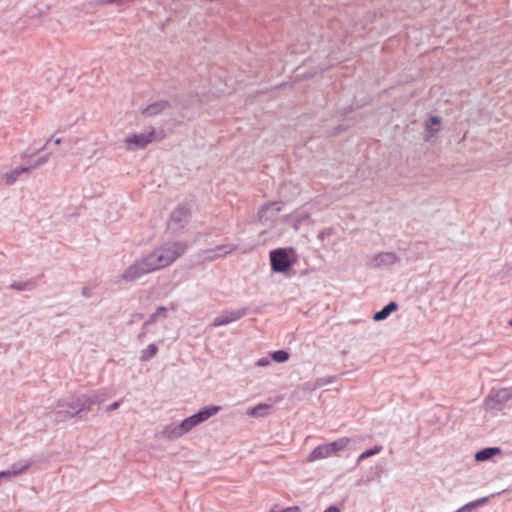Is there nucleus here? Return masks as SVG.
<instances>
[{
    "label": "nucleus",
    "mask_w": 512,
    "mask_h": 512,
    "mask_svg": "<svg viewBox=\"0 0 512 512\" xmlns=\"http://www.w3.org/2000/svg\"><path fill=\"white\" fill-rule=\"evenodd\" d=\"M248 312L249 309L247 307L223 311L220 315L215 317L212 326L220 327L228 325L246 316Z\"/></svg>",
    "instance_id": "1a4fd4ad"
},
{
    "label": "nucleus",
    "mask_w": 512,
    "mask_h": 512,
    "mask_svg": "<svg viewBox=\"0 0 512 512\" xmlns=\"http://www.w3.org/2000/svg\"><path fill=\"white\" fill-rule=\"evenodd\" d=\"M34 16H35V14H34V13H32V14L30 15V18H31V19H33V24H35V25H36V22L34 21Z\"/></svg>",
    "instance_id": "58836bf2"
},
{
    "label": "nucleus",
    "mask_w": 512,
    "mask_h": 512,
    "mask_svg": "<svg viewBox=\"0 0 512 512\" xmlns=\"http://www.w3.org/2000/svg\"><path fill=\"white\" fill-rule=\"evenodd\" d=\"M271 359L277 363H283L289 359V353L285 350H277L271 354Z\"/></svg>",
    "instance_id": "393cba45"
},
{
    "label": "nucleus",
    "mask_w": 512,
    "mask_h": 512,
    "mask_svg": "<svg viewBox=\"0 0 512 512\" xmlns=\"http://www.w3.org/2000/svg\"><path fill=\"white\" fill-rule=\"evenodd\" d=\"M83 397L87 402L86 405L88 406V411H90L93 405L100 404L105 401L106 394L100 391H96L89 395L83 394Z\"/></svg>",
    "instance_id": "aec40b11"
},
{
    "label": "nucleus",
    "mask_w": 512,
    "mask_h": 512,
    "mask_svg": "<svg viewBox=\"0 0 512 512\" xmlns=\"http://www.w3.org/2000/svg\"><path fill=\"white\" fill-rule=\"evenodd\" d=\"M337 377L334 375L324 376L317 378L314 382V388H320L326 385H329L331 383H334L336 381Z\"/></svg>",
    "instance_id": "b1692460"
},
{
    "label": "nucleus",
    "mask_w": 512,
    "mask_h": 512,
    "mask_svg": "<svg viewBox=\"0 0 512 512\" xmlns=\"http://www.w3.org/2000/svg\"><path fill=\"white\" fill-rule=\"evenodd\" d=\"M33 464V460L31 459H21L10 466V470L12 471V475L15 477L25 473Z\"/></svg>",
    "instance_id": "a211bd4d"
},
{
    "label": "nucleus",
    "mask_w": 512,
    "mask_h": 512,
    "mask_svg": "<svg viewBox=\"0 0 512 512\" xmlns=\"http://www.w3.org/2000/svg\"><path fill=\"white\" fill-rule=\"evenodd\" d=\"M270 512H299V507L293 506V507H288V508L281 509L279 511H273L272 510Z\"/></svg>",
    "instance_id": "473e14b6"
},
{
    "label": "nucleus",
    "mask_w": 512,
    "mask_h": 512,
    "mask_svg": "<svg viewBox=\"0 0 512 512\" xmlns=\"http://www.w3.org/2000/svg\"><path fill=\"white\" fill-rule=\"evenodd\" d=\"M54 143H55L56 145L60 144V143H61V138H57V139H55Z\"/></svg>",
    "instance_id": "e433bc0d"
},
{
    "label": "nucleus",
    "mask_w": 512,
    "mask_h": 512,
    "mask_svg": "<svg viewBox=\"0 0 512 512\" xmlns=\"http://www.w3.org/2000/svg\"><path fill=\"white\" fill-rule=\"evenodd\" d=\"M296 252L293 248H277L269 253L270 265L273 272L286 273L293 266Z\"/></svg>",
    "instance_id": "7ed1b4c3"
},
{
    "label": "nucleus",
    "mask_w": 512,
    "mask_h": 512,
    "mask_svg": "<svg viewBox=\"0 0 512 512\" xmlns=\"http://www.w3.org/2000/svg\"><path fill=\"white\" fill-rule=\"evenodd\" d=\"M220 406L209 405L200 409L197 413L193 414L190 417H187L180 423V427L182 429L183 434H187L193 428L198 426L199 424L205 422L210 417L216 415L220 411Z\"/></svg>",
    "instance_id": "39448f33"
},
{
    "label": "nucleus",
    "mask_w": 512,
    "mask_h": 512,
    "mask_svg": "<svg viewBox=\"0 0 512 512\" xmlns=\"http://www.w3.org/2000/svg\"><path fill=\"white\" fill-rule=\"evenodd\" d=\"M155 137V130L149 132L138 133L131 136H127L124 140L126 149L129 151H135L138 149L145 148L150 144Z\"/></svg>",
    "instance_id": "6e6552de"
},
{
    "label": "nucleus",
    "mask_w": 512,
    "mask_h": 512,
    "mask_svg": "<svg viewBox=\"0 0 512 512\" xmlns=\"http://www.w3.org/2000/svg\"><path fill=\"white\" fill-rule=\"evenodd\" d=\"M350 442V438L341 437L331 443L321 444L315 447L308 455L310 462L325 459L336 455L339 451L345 449Z\"/></svg>",
    "instance_id": "20e7f679"
},
{
    "label": "nucleus",
    "mask_w": 512,
    "mask_h": 512,
    "mask_svg": "<svg viewBox=\"0 0 512 512\" xmlns=\"http://www.w3.org/2000/svg\"><path fill=\"white\" fill-rule=\"evenodd\" d=\"M512 399V389L500 388L492 389L485 399L487 410L500 411L504 405Z\"/></svg>",
    "instance_id": "423d86ee"
},
{
    "label": "nucleus",
    "mask_w": 512,
    "mask_h": 512,
    "mask_svg": "<svg viewBox=\"0 0 512 512\" xmlns=\"http://www.w3.org/2000/svg\"><path fill=\"white\" fill-rule=\"evenodd\" d=\"M119 406H120V402H119V401H115V402H113L111 405H109V406L107 407V411H108V412H110V411H114V410L118 409V408H119Z\"/></svg>",
    "instance_id": "f704fd0d"
},
{
    "label": "nucleus",
    "mask_w": 512,
    "mask_h": 512,
    "mask_svg": "<svg viewBox=\"0 0 512 512\" xmlns=\"http://www.w3.org/2000/svg\"><path fill=\"white\" fill-rule=\"evenodd\" d=\"M190 210L185 205H179L173 212L171 213L168 227L174 231L178 232L183 229L189 221L190 218Z\"/></svg>",
    "instance_id": "0eeeda50"
},
{
    "label": "nucleus",
    "mask_w": 512,
    "mask_h": 512,
    "mask_svg": "<svg viewBox=\"0 0 512 512\" xmlns=\"http://www.w3.org/2000/svg\"><path fill=\"white\" fill-rule=\"evenodd\" d=\"M29 173V168L25 166H21L11 170L4 174V180L6 185H13L17 180L21 178L23 174Z\"/></svg>",
    "instance_id": "2eb2a0df"
},
{
    "label": "nucleus",
    "mask_w": 512,
    "mask_h": 512,
    "mask_svg": "<svg viewBox=\"0 0 512 512\" xmlns=\"http://www.w3.org/2000/svg\"><path fill=\"white\" fill-rule=\"evenodd\" d=\"M510 326H512V319L509 321Z\"/></svg>",
    "instance_id": "ea45409f"
},
{
    "label": "nucleus",
    "mask_w": 512,
    "mask_h": 512,
    "mask_svg": "<svg viewBox=\"0 0 512 512\" xmlns=\"http://www.w3.org/2000/svg\"><path fill=\"white\" fill-rule=\"evenodd\" d=\"M270 363H271V358H269V357H262V358L257 360L255 365L258 366V367H266V366L270 365Z\"/></svg>",
    "instance_id": "c756f323"
},
{
    "label": "nucleus",
    "mask_w": 512,
    "mask_h": 512,
    "mask_svg": "<svg viewBox=\"0 0 512 512\" xmlns=\"http://www.w3.org/2000/svg\"><path fill=\"white\" fill-rule=\"evenodd\" d=\"M93 290H94V287L85 286L82 288L81 294L85 298H90L93 296Z\"/></svg>",
    "instance_id": "7c9ffc66"
},
{
    "label": "nucleus",
    "mask_w": 512,
    "mask_h": 512,
    "mask_svg": "<svg viewBox=\"0 0 512 512\" xmlns=\"http://www.w3.org/2000/svg\"><path fill=\"white\" fill-rule=\"evenodd\" d=\"M271 409V405L266 403H260L255 407L248 409L247 415L255 418H263L268 415Z\"/></svg>",
    "instance_id": "6ab92c4d"
},
{
    "label": "nucleus",
    "mask_w": 512,
    "mask_h": 512,
    "mask_svg": "<svg viewBox=\"0 0 512 512\" xmlns=\"http://www.w3.org/2000/svg\"><path fill=\"white\" fill-rule=\"evenodd\" d=\"M170 107V103L166 100H160L157 102H154L144 109H142L141 114L145 117H152L160 114L164 110Z\"/></svg>",
    "instance_id": "f8f14e48"
},
{
    "label": "nucleus",
    "mask_w": 512,
    "mask_h": 512,
    "mask_svg": "<svg viewBox=\"0 0 512 512\" xmlns=\"http://www.w3.org/2000/svg\"><path fill=\"white\" fill-rule=\"evenodd\" d=\"M324 512H341V510L339 509V507L331 505L328 508H326Z\"/></svg>",
    "instance_id": "c9c22d12"
},
{
    "label": "nucleus",
    "mask_w": 512,
    "mask_h": 512,
    "mask_svg": "<svg viewBox=\"0 0 512 512\" xmlns=\"http://www.w3.org/2000/svg\"><path fill=\"white\" fill-rule=\"evenodd\" d=\"M33 286L32 281H26V282H13L10 285V288L17 291H26L30 290Z\"/></svg>",
    "instance_id": "cd10ccee"
},
{
    "label": "nucleus",
    "mask_w": 512,
    "mask_h": 512,
    "mask_svg": "<svg viewBox=\"0 0 512 512\" xmlns=\"http://www.w3.org/2000/svg\"><path fill=\"white\" fill-rule=\"evenodd\" d=\"M282 202H271L263 205L258 212V219L262 223L273 221L274 217L282 209Z\"/></svg>",
    "instance_id": "9b49d317"
},
{
    "label": "nucleus",
    "mask_w": 512,
    "mask_h": 512,
    "mask_svg": "<svg viewBox=\"0 0 512 512\" xmlns=\"http://www.w3.org/2000/svg\"><path fill=\"white\" fill-rule=\"evenodd\" d=\"M49 159V155H45L42 157L37 158L36 160H31L28 165H26L27 168H29V172L33 169H36L42 165H44Z\"/></svg>",
    "instance_id": "a878e982"
},
{
    "label": "nucleus",
    "mask_w": 512,
    "mask_h": 512,
    "mask_svg": "<svg viewBox=\"0 0 512 512\" xmlns=\"http://www.w3.org/2000/svg\"><path fill=\"white\" fill-rule=\"evenodd\" d=\"M86 404L83 395L71 400H59L50 412V417L56 422L66 421L82 412H88Z\"/></svg>",
    "instance_id": "f03ea898"
},
{
    "label": "nucleus",
    "mask_w": 512,
    "mask_h": 512,
    "mask_svg": "<svg viewBox=\"0 0 512 512\" xmlns=\"http://www.w3.org/2000/svg\"><path fill=\"white\" fill-rule=\"evenodd\" d=\"M383 447L381 445H376L374 446L373 448L371 449H368L364 452H362L358 458H357V461H356V464H359L362 460L366 459V458H369L371 456H374L376 454H379L381 451H382Z\"/></svg>",
    "instance_id": "5701e85b"
},
{
    "label": "nucleus",
    "mask_w": 512,
    "mask_h": 512,
    "mask_svg": "<svg viewBox=\"0 0 512 512\" xmlns=\"http://www.w3.org/2000/svg\"><path fill=\"white\" fill-rule=\"evenodd\" d=\"M235 249L236 247L234 245H219L215 249L206 250L204 252V258L208 260H214L220 256L231 253Z\"/></svg>",
    "instance_id": "ddd939ff"
},
{
    "label": "nucleus",
    "mask_w": 512,
    "mask_h": 512,
    "mask_svg": "<svg viewBox=\"0 0 512 512\" xmlns=\"http://www.w3.org/2000/svg\"><path fill=\"white\" fill-rule=\"evenodd\" d=\"M11 477H15V476L12 475V471L10 470V468L7 470H4V471H0V479L11 478Z\"/></svg>",
    "instance_id": "2f4dec72"
},
{
    "label": "nucleus",
    "mask_w": 512,
    "mask_h": 512,
    "mask_svg": "<svg viewBox=\"0 0 512 512\" xmlns=\"http://www.w3.org/2000/svg\"><path fill=\"white\" fill-rule=\"evenodd\" d=\"M168 315V310L164 306H160L156 309L154 313H152L148 320L145 322L144 326L155 323L159 318H166Z\"/></svg>",
    "instance_id": "4be33fe9"
},
{
    "label": "nucleus",
    "mask_w": 512,
    "mask_h": 512,
    "mask_svg": "<svg viewBox=\"0 0 512 512\" xmlns=\"http://www.w3.org/2000/svg\"><path fill=\"white\" fill-rule=\"evenodd\" d=\"M185 242H168L157 247L152 252L143 255L122 274L125 281H135L141 277L171 265L185 253Z\"/></svg>",
    "instance_id": "f257e3e1"
},
{
    "label": "nucleus",
    "mask_w": 512,
    "mask_h": 512,
    "mask_svg": "<svg viewBox=\"0 0 512 512\" xmlns=\"http://www.w3.org/2000/svg\"><path fill=\"white\" fill-rule=\"evenodd\" d=\"M398 309V304L394 301L388 303L381 310L376 312L373 316V320L376 322L383 321L389 317V315Z\"/></svg>",
    "instance_id": "f3484780"
},
{
    "label": "nucleus",
    "mask_w": 512,
    "mask_h": 512,
    "mask_svg": "<svg viewBox=\"0 0 512 512\" xmlns=\"http://www.w3.org/2000/svg\"><path fill=\"white\" fill-rule=\"evenodd\" d=\"M499 447H486L476 452L475 460L477 462H484L492 459L494 456L501 454Z\"/></svg>",
    "instance_id": "dca6fc26"
},
{
    "label": "nucleus",
    "mask_w": 512,
    "mask_h": 512,
    "mask_svg": "<svg viewBox=\"0 0 512 512\" xmlns=\"http://www.w3.org/2000/svg\"><path fill=\"white\" fill-rule=\"evenodd\" d=\"M32 156H33V153H32V152H30V150H29V149H28V150H26V151H24V152H22V153L20 154V158H21L22 160L30 159Z\"/></svg>",
    "instance_id": "72a5a7b5"
},
{
    "label": "nucleus",
    "mask_w": 512,
    "mask_h": 512,
    "mask_svg": "<svg viewBox=\"0 0 512 512\" xmlns=\"http://www.w3.org/2000/svg\"><path fill=\"white\" fill-rule=\"evenodd\" d=\"M134 0H99L101 4H117L119 6L127 5Z\"/></svg>",
    "instance_id": "c85d7f7f"
},
{
    "label": "nucleus",
    "mask_w": 512,
    "mask_h": 512,
    "mask_svg": "<svg viewBox=\"0 0 512 512\" xmlns=\"http://www.w3.org/2000/svg\"><path fill=\"white\" fill-rule=\"evenodd\" d=\"M399 261L397 255L393 252H382L374 255L370 261L373 268H384L394 265Z\"/></svg>",
    "instance_id": "9d476101"
},
{
    "label": "nucleus",
    "mask_w": 512,
    "mask_h": 512,
    "mask_svg": "<svg viewBox=\"0 0 512 512\" xmlns=\"http://www.w3.org/2000/svg\"><path fill=\"white\" fill-rule=\"evenodd\" d=\"M440 124V118L438 116H432L429 119V124H427V130L430 131L431 133L438 132L440 129Z\"/></svg>",
    "instance_id": "bb28decb"
},
{
    "label": "nucleus",
    "mask_w": 512,
    "mask_h": 512,
    "mask_svg": "<svg viewBox=\"0 0 512 512\" xmlns=\"http://www.w3.org/2000/svg\"><path fill=\"white\" fill-rule=\"evenodd\" d=\"M161 437L168 439V440H176L182 437L184 434L182 432V429L179 425L175 424H169L166 425L162 431L160 432Z\"/></svg>",
    "instance_id": "4468645a"
},
{
    "label": "nucleus",
    "mask_w": 512,
    "mask_h": 512,
    "mask_svg": "<svg viewBox=\"0 0 512 512\" xmlns=\"http://www.w3.org/2000/svg\"><path fill=\"white\" fill-rule=\"evenodd\" d=\"M158 352V346L154 343L149 344L145 349L141 351L140 360L147 362L156 356Z\"/></svg>",
    "instance_id": "412c9836"
},
{
    "label": "nucleus",
    "mask_w": 512,
    "mask_h": 512,
    "mask_svg": "<svg viewBox=\"0 0 512 512\" xmlns=\"http://www.w3.org/2000/svg\"><path fill=\"white\" fill-rule=\"evenodd\" d=\"M49 142H50V139L44 144V146H42V148L40 150H44L47 147Z\"/></svg>",
    "instance_id": "4c0bfd02"
}]
</instances>
